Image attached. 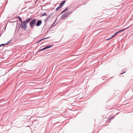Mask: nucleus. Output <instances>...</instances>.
Instances as JSON below:
<instances>
[{"instance_id":"nucleus-16","label":"nucleus","mask_w":133,"mask_h":133,"mask_svg":"<svg viewBox=\"0 0 133 133\" xmlns=\"http://www.w3.org/2000/svg\"><path fill=\"white\" fill-rule=\"evenodd\" d=\"M123 73H122L121 74H122Z\"/></svg>"},{"instance_id":"nucleus-10","label":"nucleus","mask_w":133,"mask_h":133,"mask_svg":"<svg viewBox=\"0 0 133 133\" xmlns=\"http://www.w3.org/2000/svg\"><path fill=\"white\" fill-rule=\"evenodd\" d=\"M68 8H66L65 9V10L63 11V12H65V11L67 10H68Z\"/></svg>"},{"instance_id":"nucleus-3","label":"nucleus","mask_w":133,"mask_h":133,"mask_svg":"<svg viewBox=\"0 0 133 133\" xmlns=\"http://www.w3.org/2000/svg\"><path fill=\"white\" fill-rule=\"evenodd\" d=\"M128 26V27L127 28H125V29H124L122 30H121L120 31H119L116 32L115 34H114L112 36V37L111 38H113V37H114L115 36H116V35H117L118 33H119L120 32H122V31H124V30H125V29H128V28H129V27L130 26Z\"/></svg>"},{"instance_id":"nucleus-8","label":"nucleus","mask_w":133,"mask_h":133,"mask_svg":"<svg viewBox=\"0 0 133 133\" xmlns=\"http://www.w3.org/2000/svg\"><path fill=\"white\" fill-rule=\"evenodd\" d=\"M61 8V7H60V6L58 7L56 9V11L58 10Z\"/></svg>"},{"instance_id":"nucleus-1","label":"nucleus","mask_w":133,"mask_h":133,"mask_svg":"<svg viewBox=\"0 0 133 133\" xmlns=\"http://www.w3.org/2000/svg\"><path fill=\"white\" fill-rule=\"evenodd\" d=\"M31 19L28 18L26 20L23 22L21 23V28L22 29L24 30H26L27 23H28L29 22Z\"/></svg>"},{"instance_id":"nucleus-15","label":"nucleus","mask_w":133,"mask_h":133,"mask_svg":"<svg viewBox=\"0 0 133 133\" xmlns=\"http://www.w3.org/2000/svg\"><path fill=\"white\" fill-rule=\"evenodd\" d=\"M16 18H18V19H19V18H21V17H19V16H17V17H16Z\"/></svg>"},{"instance_id":"nucleus-9","label":"nucleus","mask_w":133,"mask_h":133,"mask_svg":"<svg viewBox=\"0 0 133 133\" xmlns=\"http://www.w3.org/2000/svg\"><path fill=\"white\" fill-rule=\"evenodd\" d=\"M8 44V43H6V44H2L0 45V47L2 46H4L5 45Z\"/></svg>"},{"instance_id":"nucleus-17","label":"nucleus","mask_w":133,"mask_h":133,"mask_svg":"<svg viewBox=\"0 0 133 133\" xmlns=\"http://www.w3.org/2000/svg\"><path fill=\"white\" fill-rule=\"evenodd\" d=\"M1 35L0 34V36H1Z\"/></svg>"},{"instance_id":"nucleus-6","label":"nucleus","mask_w":133,"mask_h":133,"mask_svg":"<svg viewBox=\"0 0 133 133\" xmlns=\"http://www.w3.org/2000/svg\"><path fill=\"white\" fill-rule=\"evenodd\" d=\"M42 22L41 21H38L37 22L36 24V26H39L42 23Z\"/></svg>"},{"instance_id":"nucleus-18","label":"nucleus","mask_w":133,"mask_h":133,"mask_svg":"<svg viewBox=\"0 0 133 133\" xmlns=\"http://www.w3.org/2000/svg\"><path fill=\"white\" fill-rule=\"evenodd\" d=\"M1 105H0V106H1Z\"/></svg>"},{"instance_id":"nucleus-4","label":"nucleus","mask_w":133,"mask_h":133,"mask_svg":"<svg viewBox=\"0 0 133 133\" xmlns=\"http://www.w3.org/2000/svg\"><path fill=\"white\" fill-rule=\"evenodd\" d=\"M70 14L69 12H68L65 13L63 14L61 16V18L62 19H64L66 17Z\"/></svg>"},{"instance_id":"nucleus-5","label":"nucleus","mask_w":133,"mask_h":133,"mask_svg":"<svg viewBox=\"0 0 133 133\" xmlns=\"http://www.w3.org/2000/svg\"><path fill=\"white\" fill-rule=\"evenodd\" d=\"M52 46V45H50L47 46L45 47L44 48H43L42 49L40 50L39 51L43 50H45V49H46L49 48L51 47V46Z\"/></svg>"},{"instance_id":"nucleus-11","label":"nucleus","mask_w":133,"mask_h":133,"mask_svg":"<svg viewBox=\"0 0 133 133\" xmlns=\"http://www.w3.org/2000/svg\"><path fill=\"white\" fill-rule=\"evenodd\" d=\"M19 21L20 22H21V23L23 22V21H22L21 18H19Z\"/></svg>"},{"instance_id":"nucleus-13","label":"nucleus","mask_w":133,"mask_h":133,"mask_svg":"<svg viewBox=\"0 0 133 133\" xmlns=\"http://www.w3.org/2000/svg\"><path fill=\"white\" fill-rule=\"evenodd\" d=\"M46 39V38H43V39H41V40H39V41L38 42H40L41 41H42V40H44V39Z\"/></svg>"},{"instance_id":"nucleus-12","label":"nucleus","mask_w":133,"mask_h":133,"mask_svg":"<svg viewBox=\"0 0 133 133\" xmlns=\"http://www.w3.org/2000/svg\"><path fill=\"white\" fill-rule=\"evenodd\" d=\"M47 14L45 13H44L42 15V16H45Z\"/></svg>"},{"instance_id":"nucleus-7","label":"nucleus","mask_w":133,"mask_h":133,"mask_svg":"<svg viewBox=\"0 0 133 133\" xmlns=\"http://www.w3.org/2000/svg\"><path fill=\"white\" fill-rule=\"evenodd\" d=\"M65 2V1L62 2L60 3V4L59 5V6H60V7H61L64 4Z\"/></svg>"},{"instance_id":"nucleus-2","label":"nucleus","mask_w":133,"mask_h":133,"mask_svg":"<svg viewBox=\"0 0 133 133\" xmlns=\"http://www.w3.org/2000/svg\"><path fill=\"white\" fill-rule=\"evenodd\" d=\"M36 22V21L35 19H34L30 22V25L31 28H33V27L35 26Z\"/></svg>"},{"instance_id":"nucleus-14","label":"nucleus","mask_w":133,"mask_h":133,"mask_svg":"<svg viewBox=\"0 0 133 133\" xmlns=\"http://www.w3.org/2000/svg\"><path fill=\"white\" fill-rule=\"evenodd\" d=\"M111 37H111L110 38H108V39H107L106 40H109V39H111V38H111Z\"/></svg>"}]
</instances>
